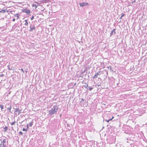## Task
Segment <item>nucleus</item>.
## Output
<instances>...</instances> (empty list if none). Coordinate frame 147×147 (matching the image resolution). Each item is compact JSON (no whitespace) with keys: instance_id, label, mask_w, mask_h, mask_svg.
<instances>
[{"instance_id":"nucleus-15","label":"nucleus","mask_w":147,"mask_h":147,"mask_svg":"<svg viewBox=\"0 0 147 147\" xmlns=\"http://www.w3.org/2000/svg\"><path fill=\"white\" fill-rule=\"evenodd\" d=\"M6 145H2V144H0V147H6Z\"/></svg>"},{"instance_id":"nucleus-30","label":"nucleus","mask_w":147,"mask_h":147,"mask_svg":"<svg viewBox=\"0 0 147 147\" xmlns=\"http://www.w3.org/2000/svg\"><path fill=\"white\" fill-rule=\"evenodd\" d=\"M3 76H4V75L3 74L0 75V77H3Z\"/></svg>"},{"instance_id":"nucleus-11","label":"nucleus","mask_w":147,"mask_h":147,"mask_svg":"<svg viewBox=\"0 0 147 147\" xmlns=\"http://www.w3.org/2000/svg\"><path fill=\"white\" fill-rule=\"evenodd\" d=\"M8 129V127L7 126H5L3 129V131L4 132H5Z\"/></svg>"},{"instance_id":"nucleus-35","label":"nucleus","mask_w":147,"mask_h":147,"mask_svg":"<svg viewBox=\"0 0 147 147\" xmlns=\"http://www.w3.org/2000/svg\"><path fill=\"white\" fill-rule=\"evenodd\" d=\"M82 101H84V100L83 99H82Z\"/></svg>"},{"instance_id":"nucleus-5","label":"nucleus","mask_w":147,"mask_h":147,"mask_svg":"<svg viewBox=\"0 0 147 147\" xmlns=\"http://www.w3.org/2000/svg\"><path fill=\"white\" fill-rule=\"evenodd\" d=\"M76 84V83H74V82H71L68 85V86L70 88H72L74 87Z\"/></svg>"},{"instance_id":"nucleus-22","label":"nucleus","mask_w":147,"mask_h":147,"mask_svg":"<svg viewBox=\"0 0 147 147\" xmlns=\"http://www.w3.org/2000/svg\"><path fill=\"white\" fill-rule=\"evenodd\" d=\"M88 86V84H86L84 86V87L86 88L87 89V87Z\"/></svg>"},{"instance_id":"nucleus-25","label":"nucleus","mask_w":147,"mask_h":147,"mask_svg":"<svg viewBox=\"0 0 147 147\" xmlns=\"http://www.w3.org/2000/svg\"><path fill=\"white\" fill-rule=\"evenodd\" d=\"M27 130H27V129H25L24 128L23 129V131H27Z\"/></svg>"},{"instance_id":"nucleus-31","label":"nucleus","mask_w":147,"mask_h":147,"mask_svg":"<svg viewBox=\"0 0 147 147\" xmlns=\"http://www.w3.org/2000/svg\"><path fill=\"white\" fill-rule=\"evenodd\" d=\"M19 133L20 134L22 135L23 134V133L21 131L19 132Z\"/></svg>"},{"instance_id":"nucleus-29","label":"nucleus","mask_w":147,"mask_h":147,"mask_svg":"<svg viewBox=\"0 0 147 147\" xmlns=\"http://www.w3.org/2000/svg\"><path fill=\"white\" fill-rule=\"evenodd\" d=\"M109 70H110V71H112V69L111 67H110H110Z\"/></svg>"},{"instance_id":"nucleus-24","label":"nucleus","mask_w":147,"mask_h":147,"mask_svg":"<svg viewBox=\"0 0 147 147\" xmlns=\"http://www.w3.org/2000/svg\"><path fill=\"white\" fill-rule=\"evenodd\" d=\"M124 15V14H122L120 18V19H121L122 17Z\"/></svg>"},{"instance_id":"nucleus-19","label":"nucleus","mask_w":147,"mask_h":147,"mask_svg":"<svg viewBox=\"0 0 147 147\" xmlns=\"http://www.w3.org/2000/svg\"><path fill=\"white\" fill-rule=\"evenodd\" d=\"M20 111V110L19 111V108H16L15 109V112H16Z\"/></svg>"},{"instance_id":"nucleus-23","label":"nucleus","mask_w":147,"mask_h":147,"mask_svg":"<svg viewBox=\"0 0 147 147\" xmlns=\"http://www.w3.org/2000/svg\"><path fill=\"white\" fill-rule=\"evenodd\" d=\"M50 145H50V143L49 144V146L51 147H56V146L54 145H53V146H51Z\"/></svg>"},{"instance_id":"nucleus-32","label":"nucleus","mask_w":147,"mask_h":147,"mask_svg":"<svg viewBox=\"0 0 147 147\" xmlns=\"http://www.w3.org/2000/svg\"><path fill=\"white\" fill-rule=\"evenodd\" d=\"M9 66H8V67H8V69H9V70H11V68L10 67H9Z\"/></svg>"},{"instance_id":"nucleus-36","label":"nucleus","mask_w":147,"mask_h":147,"mask_svg":"<svg viewBox=\"0 0 147 147\" xmlns=\"http://www.w3.org/2000/svg\"><path fill=\"white\" fill-rule=\"evenodd\" d=\"M103 105H105V104H103Z\"/></svg>"},{"instance_id":"nucleus-12","label":"nucleus","mask_w":147,"mask_h":147,"mask_svg":"<svg viewBox=\"0 0 147 147\" xmlns=\"http://www.w3.org/2000/svg\"><path fill=\"white\" fill-rule=\"evenodd\" d=\"M25 23L24 24V25L26 26H27L28 25V23L27 22V20H25Z\"/></svg>"},{"instance_id":"nucleus-39","label":"nucleus","mask_w":147,"mask_h":147,"mask_svg":"<svg viewBox=\"0 0 147 147\" xmlns=\"http://www.w3.org/2000/svg\"><path fill=\"white\" fill-rule=\"evenodd\" d=\"M107 68L109 69V67H107Z\"/></svg>"},{"instance_id":"nucleus-4","label":"nucleus","mask_w":147,"mask_h":147,"mask_svg":"<svg viewBox=\"0 0 147 147\" xmlns=\"http://www.w3.org/2000/svg\"><path fill=\"white\" fill-rule=\"evenodd\" d=\"M80 6L81 7H83L84 6H88L89 4L88 3L83 2L82 3H79Z\"/></svg>"},{"instance_id":"nucleus-2","label":"nucleus","mask_w":147,"mask_h":147,"mask_svg":"<svg viewBox=\"0 0 147 147\" xmlns=\"http://www.w3.org/2000/svg\"><path fill=\"white\" fill-rule=\"evenodd\" d=\"M2 139L0 140V141H1V142L0 144H2V145H7L8 144V142L7 141V139L6 138H4L3 139L2 141H1Z\"/></svg>"},{"instance_id":"nucleus-27","label":"nucleus","mask_w":147,"mask_h":147,"mask_svg":"<svg viewBox=\"0 0 147 147\" xmlns=\"http://www.w3.org/2000/svg\"><path fill=\"white\" fill-rule=\"evenodd\" d=\"M29 124H28L27 125V129H28L29 128Z\"/></svg>"},{"instance_id":"nucleus-13","label":"nucleus","mask_w":147,"mask_h":147,"mask_svg":"<svg viewBox=\"0 0 147 147\" xmlns=\"http://www.w3.org/2000/svg\"><path fill=\"white\" fill-rule=\"evenodd\" d=\"M33 121H32L30 122L29 123V125H30V126H32L33 124Z\"/></svg>"},{"instance_id":"nucleus-8","label":"nucleus","mask_w":147,"mask_h":147,"mask_svg":"<svg viewBox=\"0 0 147 147\" xmlns=\"http://www.w3.org/2000/svg\"><path fill=\"white\" fill-rule=\"evenodd\" d=\"M23 11L27 14H29L30 13V10L29 9H25L23 10Z\"/></svg>"},{"instance_id":"nucleus-38","label":"nucleus","mask_w":147,"mask_h":147,"mask_svg":"<svg viewBox=\"0 0 147 147\" xmlns=\"http://www.w3.org/2000/svg\"><path fill=\"white\" fill-rule=\"evenodd\" d=\"M0 12L1 13V11H0Z\"/></svg>"},{"instance_id":"nucleus-7","label":"nucleus","mask_w":147,"mask_h":147,"mask_svg":"<svg viewBox=\"0 0 147 147\" xmlns=\"http://www.w3.org/2000/svg\"><path fill=\"white\" fill-rule=\"evenodd\" d=\"M101 74V73L100 71H99L98 72L96 73L95 75L93 77L94 78H98V76L99 75H100Z\"/></svg>"},{"instance_id":"nucleus-34","label":"nucleus","mask_w":147,"mask_h":147,"mask_svg":"<svg viewBox=\"0 0 147 147\" xmlns=\"http://www.w3.org/2000/svg\"><path fill=\"white\" fill-rule=\"evenodd\" d=\"M21 70L22 71L24 72L23 70V69H21Z\"/></svg>"},{"instance_id":"nucleus-9","label":"nucleus","mask_w":147,"mask_h":147,"mask_svg":"<svg viewBox=\"0 0 147 147\" xmlns=\"http://www.w3.org/2000/svg\"><path fill=\"white\" fill-rule=\"evenodd\" d=\"M116 29H114L113 30L111 31L110 34V36H111L113 34H115L116 33L115 32V30Z\"/></svg>"},{"instance_id":"nucleus-1","label":"nucleus","mask_w":147,"mask_h":147,"mask_svg":"<svg viewBox=\"0 0 147 147\" xmlns=\"http://www.w3.org/2000/svg\"><path fill=\"white\" fill-rule=\"evenodd\" d=\"M58 109L59 107L58 106L56 105H54L53 107L51 108V110L49 111V114L48 115L49 116L51 117L52 115L55 114L57 112Z\"/></svg>"},{"instance_id":"nucleus-6","label":"nucleus","mask_w":147,"mask_h":147,"mask_svg":"<svg viewBox=\"0 0 147 147\" xmlns=\"http://www.w3.org/2000/svg\"><path fill=\"white\" fill-rule=\"evenodd\" d=\"M32 26V25L31 24L30 26V29L29 30V31L30 32H32L33 30H34L35 29V25H34L32 26V28H31V26Z\"/></svg>"},{"instance_id":"nucleus-17","label":"nucleus","mask_w":147,"mask_h":147,"mask_svg":"<svg viewBox=\"0 0 147 147\" xmlns=\"http://www.w3.org/2000/svg\"><path fill=\"white\" fill-rule=\"evenodd\" d=\"M114 117H113L111 119H110L109 120H106L105 121H107V122H109L110 121H111L112 120V119Z\"/></svg>"},{"instance_id":"nucleus-20","label":"nucleus","mask_w":147,"mask_h":147,"mask_svg":"<svg viewBox=\"0 0 147 147\" xmlns=\"http://www.w3.org/2000/svg\"><path fill=\"white\" fill-rule=\"evenodd\" d=\"M88 87V90L90 91H91L93 88L90 87V86H89Z\"/></svg>"},{"instance_id":"nucleus-33","label":"nucleus","mask_w":147,"mask_h":147,"mask_svg":"<svg viewBox=\"0 0 147 147\" xmlns=\"http://www.w3.org/2000/svg\"><path fill=\"white\" fill-rule=\"evenodd\" d=\"M15 18H13V20H12V21H15Z\"/></svg>"},{"instance_id":"nucleus-14","label":"nucleus","mask_w":147,"mask_h":147,"mask_svg":"<svg viewBox=\"0 0 147 147\" xmlns=\"http://www.w3.org/2000/svg\"><path fill=\"white\" fill-rule=\"evenodd\" d=\"M0 107L1 108V110L3 111V109L4 106L0 104Z\"/></svg>"},{"instance_id":"nucleus-28","label":"nucleus","mask_w":147,"mask_h":147,"mask_svg":"<svg viewBox=\"0 0 147 147\" xmlns=\"http://www.w3.org/2000/svg\"><path fill=\"white\" fill-rule=\"evenodd\" d=\"M34 18V16H32V17L31 18V20H32Z\"/></svg>"},{"instance_id":"nucleus-18","label":"nucleus","mask_w":147,"mask_h":147,"mask_svg":"<svg viewBox=\"0 0 147 147\" xmlns=\"http://www.w3.org/2000/svg\"><path fill=\"white\" fill-rule=\"evenodd\" d=\"M6 10H7L6 9H3L1 10V13H4L6 12Z\"/></svg>"},{"instance_id":"nucleus-16","label":"nucleus","mask_w":147,"mask_h":147,"mask_svg":"<svg viewBox=\"0 0 147 147\" xmlns=\"http://www.w3.org/2000/svg\"><path fill=\"white\" fill-rule=\"evenodd\" d=\"M32 6L33 7H35V9L37 7V5L36 4H33L32 5Z\"/></svg>"},{"instance_id":"nucleus-10","label":"nucleus","mask_w":147,"mask_h":147,"mask_svg":"<svg viewBox=\"0 0 147 147\" xmlns=\"http://www.w3.org/2000/svg\"><path fill=\"white\" fill-rule=\"evenodd\" d=\"M102 72H103V73H105L106 74V75H105V76H107L108 72L106 70H104Z\"/></svg>"},{"instance_id":"nucleus-21","label":"nucleus","mask_w":147,"mask_h":147,"mask_svg":"<svg viewBox=\"0 0 147 147\" xmlns=\"http://www.w3.org/2000/svg\"><path fill=\"white\" fill-rule=\"evenodd\" d=\"M15 123H16V122H15V121H14L13 122H12V123H11V125H13L15 124Z\"/></svg>"},{"instance_id":"nucleus-3","label":"nucleus","mask_w":147,"mask_h":147,"mask_svg":"<svg viewBox=\"0 0 147 147\" xmlns=\"http://www.w3.org/2000/svg\"><path fill=\"white\" fill-rule=\"evenodd\" d=\"M11 103H8L6 104L5 107L9 110V112H11Z\"/></svg>"},{"instance_id":"nucleus-37","label":"nucleus","mask_w":147,"mask_h":147,"mask_svg":"<svg viewBox=\"0 0 147 147\" xmlns=\"http://www.w3.org/2000/svg\"><path fill=\"white\" fill-rule=\"evenodd\" d=\"M33 25H32V26H31V28H32V26H33Z\"/></svg>"},{"instance_id":"nucleus-26","label":"nucleus","mask_w":147,"mask_h":147,"mask_svg":"<svg viewBox=\"0 0 147 147\" xmlns=\"http://www.w3.org/2000/svg\"><path fill=\"white\" fill-rule=\"evenodd\" d=\"M15 16L17 17L18 18H19V16H18V14H16L15 15Z\"/></svg>"}]
</instances>
